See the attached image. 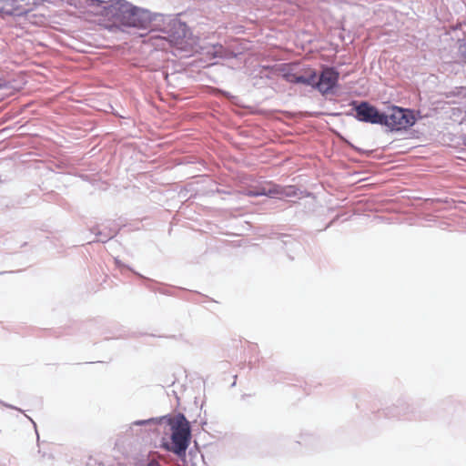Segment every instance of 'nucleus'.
Returning a JSON list of instances; mask_svg holds the SVG:
<instances>
[{"label": "nucleus", "mask_w": 466, "mask_h": 466, "mask_svg": "<svg viewBox=\"0 0 466 466\" xmlns=\"http://www.w3.org/2000/svg\"><path fill=\"white\" fill-rule=\"evenodd\" d=\"M116 22L124 25L147 28L153 20L164 21V15H155L154 16L147 10L136 7L125 0H116L112 3L106 12Z\"/></svg>", "instance_id": "nucleus-1"}, {"label": "nucleus", "mask_w": 466, "mask_h": 466, "mask_svg": "<svg viewBox=\"0 0 466 466\" xmlns=\"http://www.w3.org/2000/svg\"><path fill=\"white\" fill-rule=\"evenodd\" d=\"M167 36H152L151 39L159 43L153 45L165 49L167 45L177 46L181 50H190L198 44V37L194 36L186 23L177 18L169 19L167 29L165 31Z\"/></svg>", "instance_id": "nucleus-2"}, {"label": "nucleus", "mask_w": 466, "mask_h": 466, "mask_svg": "<svg viewBox=\"0 0 466 466\" xmlns=\"http://www.w3.org/2000/svg\"><path fill=\"white\" fill-rule=\"evenodd\" d=\"M171 431V442L165 443L167 450L180 455L185 453L191 438L190 425L186 417L178 413L175 416L164 417L162 419Z\"/></svg>", "instance_id": "nucleus-3"}, {"label": "nucleus", "mask_w": 466, "mask_h": 466, "mask_svg": "<svg viewBox=\"0 0 466 466\" xmlns=\"http://www.w3.org/2000/svg\"><path fill=\"white\" fill-rule=\"evenodd\" d=\"M415 123L411 112L398 106H391L387 112L382 113V123L390 130H402L411 127Z\"/></svg>", "instance_id": "nucleus-4"}, {"label": "nucleus", "mask_w": 466, "mask_h": 466, "mask_svg": "<svg viewBox=\"0 0 466 466\" xmlns=\"http://www.w3.org/2000/svg\"><path fill=\"white\" fill-rule=\"evenodd\" d=\"M45 0H0V14L23 15L34 11Z\"/></svg>", "instance_id": "nucleus-5"}, {"label": "nucleus", "mask_w": 466, "mask_h": 466, "mask_svg": "<svg viewBox=\"0 0 466 466\" xmlns=\"http://www.w3.org/2000/svg\"><path fill=\"white\" fill-rule=\"evenodd\" d=\"M352 106H354L356 111L355 117L359 121L380 125L382 123V113L370 103L360 102L358 104L356 101H353Z\"/></svg>", "instance_id": "nucleus-6"}, {"label": "nucleus", "mask_w": 466, "mask_h": 466, "mask_svg": "<svg viewBox=\"0 0 466 466\" xmlns=\"http://www.w3.org/2000/svg\"><path fill=\"white\" fill-rule=\"evenodd\" d=\"M283 77L290 83H301L305 85H314L317 79V74L312 69H309L304 75L292 72L291 66L282 69Z\"/></svg>", "instance_id": "nucleus-7"}, {"label": "nucleus", "mask_w": 466, "mask_h": 466, "mask_svg": "<svg viewBox=\"0 0 466 466\" xmlns=\"http://www.w3.org/2000/svg\"><path fill=\"white\" fill-rule=\"evenodd\" d=\"M339 73L333 68H326L319 76L318 82H315L317 88L323 94L330 91L337 84Z\"/></svg>", "instance_id": "nucleus-8"}, {"label": "nucleus", "mask_w": 466, "mask_h": 466, "mask_svg": "<svg viewBox=\"0 0 466 466\" xmlns=\"http://www.w3.org/2000/svg\"><path fill=\"white\" fill-rule=\"evenodd\" d=\"M279 193V190L277 186L268 184V185L263 186L258 189L248 190L245 194L249 197H258V196H263V195H268V196L273 197Z\"/></svg>", "instance_id": "nucleus-9"}, {"label": "nucleus", "mask_w": 466, "mask_h": 466, "mask_svg": "<svg viewBox=\"0 0 466 466\" xmlns=\"http://www.w3.org/2000/svg\"><path fill=\"white\" fill-rule=\"evenodd\" d=\"M458 51L462 61L466 63V41L460 43Z\"/></svg>", "instance_id": "nucleus-10"}, {"label": "nucleus", "mask_w": 466, "mask_h": 466, "mask_svg": "<svg viewBox=\"0 0 466 466\" xmlns=\"http://www.w3.org/2000/svg\"><path fill=\"white\" fill-rule=\"evenodd\" d=\"M2 88V85L0 84V89ZM3 98V96L0 95V100Z\"/></svg>", "instance_id": "nucleus-11"}, {"label": "nucleus", "mask_w": 466, "mask_h": 466, "mask_svg": "<svg viewBox=\"0 0 466 466\" xmlns=\"http://www.w3.org/2000/svg\"><path fill=\"white\" fill-rule=\"evenodd\" d=\"M147 466H154L153 462H150Z\"/></svg>", "instance_id": "nucleus-12"}]
</instances>
